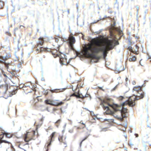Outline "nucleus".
Listing matches in <instances>:
<instances>
[{"instance_id": "f257e3e1", "label": "nucleus", "mask_w": 151, "mask_h": 151, "mask_svg": "<svg viewBox=\"0 0 151 151\" xmlns=\"http://www.w3.org/2000/svg\"><path fill=\"white\" fill-rule=\"evenodd\" d=\"M135 104L134 100L129 99L126 100L119 106L114 103L113 100L109 98L101 100L100 103L104 110H106V114L112 115L121 121H123L124 118L128 116V109L124 107L125 105H128L129 106H133Z\"/></svg>"}, {"instance_id": "f03ea898", "label": "nucleus", "mask_w": 151, "mask_h": 151, "mask_svg": "<svg viewBox=\"0 0 151 151\" xmlns=\"http://www.w3.org/2000/svg\"><path fill=\"white\" fill-rule=\"evenodd\" d=\"M119 44V42L114 39L109 40L106 42L105 46H101L98 44L96 47H92L89 46L85 49V52L86 54L94 57H96L98 53L101 52H102L104 57L105 58L108 53L106 51L113 49L115 46Z\"/></svg>"}, {"instance_id": "7ed1b4c3", "label": "nucleus", "mask_w": 151, "mask_h": 151, "mask_svg": "<svg viewBox=\"0 0 151 151\" xmlns=\"http://www.w3.org/2000/svg\"><path fill=\"white\" fill-rule=\"evenodd\" d=\"M66 42L68 44L69 47L70 49L73 50H75L73 47L74 44L76 42L75 37L72 35H70L68 39H66Z\"/></svg>"}, {"instance_id": "20e7f679", "label": "nucleus", "mask_w": 151, "mask_h": 151, "mask_svg": "<svg viewBox=\"0 0 151 151\" xmlns=\"http://www.w3.org/2000/svg\"><path fill=\"white\" fill-rule=\"evenodd\" d=\"M4 135L6 136V137L8 138H10L12 137V136L10 133L7 132H6L4 134H0V144L3 142L8 143V144H11L9 142L3 139Z\"/></svg>"}, {"instance_id": "39448f33", "label": "nucleus", "mask_w": 151, "mask_h": 151, "mask_svg": "<svg viewBox=\"0 0 151 151\" xmlns=\"http://www.w3.org/2000/svg\"><path fill=\"white\" fill-rule=\"evenodd\" d=\"M134 96H135L134 98L135 100H138L139 99H142L143 98L144 96L143 92L142 91H140L137 94H134Z\"/></svg>"}, {"instance_id": "423d86ee", "label": "nucleus", "mask_w": 151, "mask_h": 151, "mask_svg": "<svg viewBox=\"0 0 151 151\" xmlns=\"http://www.w3.org/2000/svg\"><path fill=\"white\" fill-rule=\"evenodd\" d=\"M45 102L46 104L50 105L52 106H57L58 103L53 101L47 99L45 100Z\"/></svg>"}, {"instance_id": "0eeeda50", "label": "nucleus", "mask_w": 151, "mask_h": 151, "mask_svg": "<svg viewBox=\"0 0 151 151\" xmlns=\"http://www.w3.org/2000/svg\"><path fill=\"white\" fill-rule=\"evenodd\" d=\"M9 58V55H6V56H0V63H3L4 64L5 63V61Z\"/></svg>"}, {"instance_id": "6e6552de", "label": "nucleus", "mask_w": 151, "mask_h": 151, "mask_svg": "<svg viewBox=\"0 0 151 151\" xmlns=\"http://www.w3.org/2000/svg\"><path fill=\"white\" fill-rule=\"evenodd\" d=\"M65 88H61L60 89H50V91L52 93L55 92L56 93L58 92H63L65 90Z\"/></svg>"}, {"instance_id": "1a4fd4ad", "label": "nucleus", "mask_w": 151, "mask_h": 151, "mask_svg": "<svg viewBox=\"0 0 151 151\" xmlns=\"http://www.w3.org/2000/svg\"><path fill=\"white\" fill-rule=\"evenodd\" d=\"M60 58V62L61 64L62 65H65V64L63 63V61L62 60V59H63L64 60H66L67 58L66 55L65 54H63V55H60V56H59Z\"/></svg>"}, {"instance_id": "9d476101", "label": "nucleus", "mask_w": 151, "mask_h": 151, "mask_svg": "<svg viewBox=\"0 0 151 151\" xmlns=\"http://www.w3.org/2000/svg\"><path fill=\"white\" fill-rule=\"evenodd\" d=\"M55 132H53L51 135L50 136V142L47 145V149L46 150V151H48V147L50 146L51 145V142L52 141V138L54 137L55 134Z\"/></svg>"}, {"instance_id": "9b49d317", "label": "nucleus", "mask_w": 151, "mask_h": 151, "mask_svg": "<svg viewBox=\"0 0 151 151\" xmlns=\"http://www.w3.org/2000/svg\"><path fill=\"white\" fill-rule=\"evenodd\" d=\"M142 88L140 86H136L134 88L133 90V91H135L137 92V93H139V92L140 91H142Z\"/></svg>"}, {"instance_id": "f8f14e48", "label": "nucleus", "mask_w": 151, "mask_h": 151, "mask_svg": "<svg viewBox=\"0 0 151 151\" xmlns=\"http://www.w3.org/2000/svg\"><path fill=\"white\" fill-rule=\"evenodd\" d=\"M116 31L117 33V34H118V35L120 36V37L119 38V39L120 40L121 37L123 36V34L122 31V30H120L118 28H116Z\"/></svg>"}, {"instance_id": "ddd939ff", "label": "nucleus", "mask_w": 151, "mask_h": 151, "mask_svg": "<svg viewBox=\"0 0 151 151\" xmlns=\"http://www.w3.org/2000/svg\"><path fill=\"white\" fill-rule=\"evenodd\" d=\"M29 132H27V134H25L24 137V140L25 142H28L32 139L29 138L28 137V135H29Z\"/></svg>"}, {"instance_id": "4468645a", "label": "nucleus", "mask_w": 151, "mask_h": 151, "mask_svg": "<svg viewBox=\"0 0 151 151\" xmlns=\"http://www.w3.org/2000/svg\"><path fill=\"white\" fill-rule=\"evenodd\" d=\"M8 64V66L9 67V68L11 69L12 71H14L15 70V68L14 66L10 64V63H7Z\"/></svg>"}, {"instance_id": "2eb2a0df", "label": "nucleus", "mask_w": 151, "mask_h": 151, "mask_svg": "<svg viewBox=\"0 0 151 151\" xmlns=\"http://www.w3.org/2000/svg\"><path fill=\"white\" fill-rule=\"evenodd\" d=\"M39 44L42 46L43 43L44 42V40L42 38L40 37L39 39Z\"/></svg>"}, {"instance_id": "dca6fc26", "label": "nucleus", "mask_w": 151, "mask_h": 151, "mask_svg": "<svg viewBox=\"0 0 151 151\" xmlns=\"http://www.w3.org/2000/svg\"><path fill=\"white\" fill-rule=\"evenodd\" d=\"M136 58L135 56H133L132 58H130L129 59L130 61H134L136 60Z\"/></svg>"}, {"instance_id": "f3484780", "label": "nucleus", "mask_w": 151, "mask_h": 151, "mask_svg": "<svg viewBox=\"0 0 151 151\" xmlns=\"http://www.w3.org/2000/svg\"><path fill=\"white\" fill-rule=\"evenodd\" d=\"M4 64L5 65L6 67V68L7 70L8 71L10 72L11 71L10 70H11L9 68V67L8 66V64H7V63H4Z\"/></svg>"}, {"instance_id": "a211bd4d", "label": "nucleus", "mask_w": 151, "mask_h": 151, "mask_svg": "<svg viewBox=\"0 0 151 151\" xmlns=\"http://www.w3.org/2000/svg\"><path fill=\"white\" fill-rule=\"evenodd\" d=\"M40 52H42L43 51H46V50L47 48H46L43 47H40Z\"/></svg>"}, {"instance_id": "6ab92c4d", "label": "nucleus", "mask_w": 151, "mask_h": 151, "mask_svg": "<svg viewBox=\"0 0 151 151\" xmlns=\"http://www.w3.org/2000/svg\"><path fill=\"white\" fill-rule=\"evenodd\" d=\"M74 95L75 96H76L77 98H81V96L80 95V94H74Z\"/></svg>"}, {"instance_id": "aec40b11", "label": "nucleus", "mask_w": 151, "mask_h": 151, "mask_svg": "<svg viewBox=\"0 0 151 151\" xmlns=\"http://www.w3.org/2000/svg\"><path fill=\"white\" fill-rule=\"evenodd\" d=\"M105 120L106 121H108V122H112L113 121V119H105Z\"/></svg>"}, {"instance_id": "412c9836", "label": "nucleus", "mask_w": 151, "mask_h": 151, "mask_svg": "<svg viewBox=\"0 0 151 151\" xmlns=\"http://www.w3.org/2000/svg\"><path fill=\"white\" fill-rule=\"evenodd\" d=\"M14 71H15V70L14 71H10V73L13 76H15V73H14Z\"/></svg>"}, {"instance_id": "4be33fe9", "label": "nucleus", "mask_w": 151, "mask_h": 151, "mask_svg": "<svg viewBox=\"0 0 151 151\" xmlns=\"http://www.w3.org/2000/svg\"><path fill=\"white\" fill-rule=\"evenodd\" d=\"M63 103L62 102V101H60V102H59V103H58V104H57V106H60V105H62L63 104Z\"/></svg>"}, {"instance_id": "5701e85b", "label": "nucleus", "mask_w": 151, "mask_h": 151, "mask_svg": "<svg viewBox=\"0 0 151 151\" xmlns=\"http://www.w3.org/2000/svg\"><path fill=\"white\" fill-rule=\"evenodd\" d=\"M124 99V97L122 96H120V97H119V99L120 100V101H121L122 100H123V99Z\"/></svg>"}, {"instance_id": "b1692460", "label": "nucleus", "mask_w": 151, "mask_h": 151, "mask_svg": "<svg viewBox=\"0 0 151 151\" xmlns=\"http://www.w3.org/2000/svg\"><path fill=\"white\" fill-rule=\"evenodd\" d=\"M101 19H100V20H97V21H95L94 22H92L91 23L92 24H95V23H96L97 22H99V20H101Z\"/></svg>"}, {"instance_id": "393cba45", "label": "nucleus", "mask_w": 151, "mask_h": 151, "mask_svg": "<svg viewBox=\"0 0 151 151\" xmlns=\"http://www.w3.org/2000/svg\"><path fill=\"white\" fill-rule=\"evenodd\" d=\"M73 132V129H71L69 130V132L70 133H72Z\"/></svg>"}, {"instance_id": "a878e982", "label": "nucleus", "mask_w": 151, "mask_h": 151, "mask_svg": "<svg viewBox=\"0 0 151 151\" xmlns=\"http://www.w3.org/2000/svg\"><path fill=\"white\" fill-rule=\"evenodd\" d=\"M8 87V85L7 84H6L5 85V89H6V91L7 90Z\"/></svg>"}, {"instance_id": "bb28decb", "label": "nucleus", "mask_w": 151, "mask_h": 151, "mask_svg": "<svg viewBox=\"0 0 151 151\" xmlns=\"http://www.w3.org/2000/svg\"><path fill=\"white\" fill-rule=\"evenodd\" d=\"M21 62H20L17 65V67L19 68H20L21 67Z\"/></svg>"}, {"instance_id": "cd10ccee", "label": "nucleus", "mask_w": 151, "mask_h": 151, "mask_svg": "<svg viewBox=\"0 0 151 151\" xmlns=\"http://www.w3.org/2000/svg\"><path fill=\"white\" fill-rule=\"evenodd\" d=\"M136 7L137 9V15L138 13V11H139V7L137 6H136Z\"/></svg>"}, {"instance_id": "c85d7f7f", "label": "nucleus", "mask_w": 151, "mask_h": 151, "mask_svg": "<svg viewBox=\"0 0 151 151\" xmlns=\"http://www.w3.org/2000/svg\"><path fill=\"white\" fill-rule=\"evenodd\" d=\"M128 144L130 146H133L134 145L132 142H129Z\"/></svg>"}, {"instance_id": "c756f323", "label": "nucleus", "mask_w": 151, "mask_h": 151, "mask_svg": "<svg viewBox=\"0 0 151 151\" xmlns=\"http://www.w3.org/2000/svg\"><path fill=\"white\" fill-rule=\"evenodd\" d=\"M128 49L130 51H132V47L131 46H129L128 47Z\"/></svg>"}, {"instance_id": "7c9ffc66", "label": "nucleus", "mask_w": 151, "mask_h": 151, "mask_svg": "<svg viewBox=\"0 0 151 151\" xmlns=\"http://www.w3.org/2000/svg\"><path fill=\"white\" fill-rule=\"evenodd\" d=\"M58 140H59V141L60 142H62V137H61V138L59 137L58 138Z\"/></svg>"}, {"instance_id": "2f4dec72", "label": "nucleus", "mask_w": 151, "mask_h": 151, "mask_svg": "<svg viewBox=\"0 0 151 151\" xmlns=\"http://www.w3.org/2000/svg\"><path fill=\"white\" fill-rule=\"evenodd\" d=\"M86 139V138H85V139H83L82 141L80 143V146H81V144H82V142L84 141L85 139Z\"/></svg>"}, {"instance_id": "473e14b6", "label": "nucleus", "mask_w": 151, "mask_h": 151, "mask_svg": "<svg viewBox=\"0 0 151 151\" xmlns=\"http://www.w3.org/2000/svg\"><path fill=\"white\" fill-rule=\"evenodd\" d=\"M91 114L92 116H94L95 115L93 112L92 111L91 112Z\"/></svg>"}, {"instance_id": "72a5a7b5", "label": "nucleus", "mask_w": 151, "mask_h": 151, "mask_svg": "<svg viewBox=\"0 0 151 151\" xmlns=\"http://www.w3.org/2000/svg\"><path fill=\"white\" fill-rule=\"evenodd\" d=\"M80 95L81 96V98H83L85 97L82 94H80Z\"/></svg>"}, {"instance_id": "f704fd0d", "label": "nucleus", "mask_w": 151, "mask_h": 151, "mask_svg": "<svg viewBox=\"0 0 151 151\" xmlns=\"http://www.w3.org/2000/svg\"><path fill=\"white\" fill-rule=\"evenodd\" d=\"M61 121L60 119H59L56 122H55V123H58L59 122H60Z\"/></svg>"}, {"instance_id": "c9c22d12", "label": "nucleus", "mask_w": 151, "mask_h": 151, "mask_svg": "<svg viewBox=\"0 0 151 151\" xmlns=\"http://www.w3.org/2000/svg\"><path fill=\"white\" fill-rule=\"evenodd\" d=\"M6 33H7L8 34V35L9 36H10L11 35V34L8 32H6Z\"/></svg>"}, {"instance_id": "e433bc0d", "label": "nucleus", "mask_w": 151, "mask_h": 151, "mask_svg": "<svg viewBox=\"0 0 151 151\" xmlns=\"http://www.w3.org/2000/svg\"><path fill=\"white\" fill-rule=\"evenodd\" d=\"M117 86L116 85V86H115L113 88V89L112 90V91H114L115 89H116V86Z\"/></svg>"}, {"instance_id": "4c0bfd02", "label": "nucleus", "mask_w": 151, "mask_h": 151, "mask_svg": "<svg viewBox=\"0 0 151 151\" xmlns=\"http://www.w3.org/2000/svg\"><path fill=\"white\" fill-rule=\"evenodd\" d=\"M79 123H81L83 125H84L85 126V127L86 126V125L85 124L83 123V122H82V121H81V122H79Z\"/></svg>"}, {"instance_id": "58836bf2", "label": "nucleus", "mask_w": 151, "mask_h": 151, "mask_svg": "<svg viewBox=\"0 0 151 151\" xmlns=\"http://www.w3.org/2000/svg\"><path fill=\"white\" fill-rule=\"evenodd\" d=\"M67 13H68V15L70 13V10L69 9H68L67 10Z\"/></svg>"}, {"instance_id": "ea45409f", "label": "nucleus", "mask_w": 151, "mask_h": 151, "mask_svg": "<svg viewBox=\"0 0 151 151\" xmlns=\"http://www.w3.org/2000/svg\"><path fill=\"white\" fill-rule=\"evenodd\" d=\"M89 94H86L85 95V96H84L85 97H88V96H89Z\"/></svg>"}, {"instance_id": "a19ab883", "label": "nucleus", "mask_w": 151, "mask_h": 151, "mask_svg": "<svg viewBox=\"0 0 151 151\" xmlns=\"http://www.w3.org/2000/svg\"><path fill=\"white\" fill-rule=\"evenodd\" d=\"M106 131V129H105V128L102 129V130L101 131Z\"/></svg>"}, {"instance_id": "79ce46f5", "label": "nucleus", "mask_w": 151, "mask_h": 151, "mask_svg": "<svg viewBox=\"0 0 151 151\" xmlns=\"http://www.w3.org/2000/svg\"><path fill=\"white\" fill-rule=\"evenodd\" d=\"M132 84L133 85H135L136 84V82L135 81H132Z\"/></svg>"}, {"instance_id": "37998d69", "label": "nucleus", "mask_w": 151, "mask_h": 151, "mask_svg": "<svg viewBox=\"0 0 151 151\" xmlns=\"http://www.w3.org/2000/svg\"><path fill=\"white\" fill-rule=\"evenodd\" d=\"M76 7H77V10H78V3H76Z\"/></svg>"}, {"instance_id": "c03bdc74", "label": "nucleus", "mask_w": 151, "mask_h": 151, "mask_svg": "<svg viewBox=\"0 0 151 151\" xmlns=\"http://www.w3.org/2000/svg\"><path fill=\"white\" fill-rule=\"evenodd\" d=\"M135 135L136 136V137H138V134H135Z\"/></svg>"}, {"instance_id": "a18cd8bd", "label": "nucleus", "mask_w": 151, "mask_h": 151, "mask_svg": "<svg viewBox=\"0 0 151 151\" xmlns=\"http://www.w3.org/2000/svg\"><path fill=\"white\" fill-rule=\"evenodd\" d=\"M76 89L75 88H72V90L73 91H75Z\"/></svg>"}, {"instance_id": "49530a36", "label": "nucleus", "mask_w": 151, "mask_h": 151, "mask_svg": "<svg viewBox=\"0 0 151 151\" xmlns=\"http://www.w3.org/2000/svg\"><path fill=\"white\" fill-rule=\"evenodd\" d=\"M100 32H95V33L97 34H99L100 33Z\"/></svg>"}, {"instance_id": "de8ad7c7", "label": "nucleus", "mask_w": 151, "mask_h": 151, "mask_svg": "<svg viewBox=\"0 0 151 151\" xmlns=\"http://www.w3.org/2000/svg\"><path fill=\"white\" fill-rule=\"evenodd\" d=\"M56 110H57V109H55V108H53V111H56Z\"/></svg>"}, {"instance_id": "09e8293b", "label": "nucleus", "mask_w": 151, "mask_h": 151, "mask_svg": "<svg viewBox=\"0 0 151 151\" xmlns=\"http://www.w3.org/2000/svg\"><path fill=\"white\" fill-rule=\"evenodd\" d=\"M4 76L6 77H7V76H6V75L5 74H4Z\"/></svg>"}, {"instance_id": "8fccbe9b", "label": "nucleus", "mask_w": 151, "mask_h": 151, "mask_svg": "<svg viewBox=\"0 0 151 151\" xmlns=\"http://www.w3.org/2000/svg\"><path fill=\"white\" fill-rule=\"evenodd\" d=\"M147 127H148L150 128H151V127H150V126L149 125H147Z\"/></svg>"}, {"instance_id": "3c124183", "label": "nucleus", "mask_w": 151, "mask_h": 151, "mask_svg": "<svg viewBox=\"0 0 151 151\" xmlns=\"http://www.w3.org/2000/svg\"><path fill=\"white\" fill-rule=\"evenodd\" d=\"M128 79L127 78H126V81H128Z\"/></svg>"}, {"instance_id": "603ef678", "label": "nucleus", "mask_w": 151, "mask_h": 151, "mask_svg": "<svg viewBox=\"0 0 151 151\" xmlns=\"http://www.w3.org/2000/svg\"><path fill=\"white\" fill-rule=\"evenodd\" d=\"M46 110L48 111H49L48 110V108H47V109H46Z\"/></svg>"}, {"instance_id": "864d4df0", "label": "nucleus", "mask_w": 151, "mask_h": 151, "mask_svg": "<svg viewBox=\"0 0 151 151\" xmlns=\"http://www.w3.org/2000/svg\"><path fill=\"white\" fill-rule=\"evenodd\" d=\"M61 40L64 41V39H61Z\"/></svg>"}, {"instance_id": "5fc2aeb1", "label": "nucleus", "mask_w": 151, "mask_h": 151, "mask_svg": "<svg viewBox=\"0 0 151 151\" xmlns=\"http://www.w3.org/2000/svg\"><path fill=\"white\" fill-rule=\"evenodd\" d=\"M136 48L137 49H138V46H136Z\"/></svg>"}, {"instance_id": "6e6d98bb", "label": "nucleus", "mask_w": 151, "mask_h": 151, "mask_svg": "<svg viewBox=\"0 0 151 151\" xmlns=\"http://www.w3.org/2000/svg\"><path fill=\"white\" fill-rule=\"evenodd\" d=\"M129 131H130V132L131 133H132V130H129Z\"/></svg>"}, {"instance_id": "4d7b16f0", "label": "nucleus", "mask_w": 151, "mask_h": 151, "mask_svg": "<svg viewBox=\"0 0 151 151\" xmlns=\"http://www.w3.org/2000/svg\"><path fill=\"white\" fill-rule=\"evenodd\" d=\"M99 89L101 90L102 89V88L101 87H99Z\"/></svg>"}, {"instance_id": "13d9d810", "label": "nucleus", "mask_w": 151, "mask_h": 151, "mask_svg": "<svg viewBox=\"0 0 151 151\" xmlns=\"http://www.w3.org/2000/svg\"><path fill=\"white\" fill-rule=\"evenodd\" d=\"M39 49H37V51H39Z\"/></svg>"}, {"instance_id": "bf43d9fd", "label": "nucleus", "mask_w": 151, "mask_h": 151, "mask_svg": "<svg viewBox=\"0 0 151 151\" xmlns=\"http://www.w3.org/2000/svg\"><path fill=\"white\" fill-rule=\"evenodd\" d=\"M43 119H42H42H41V121H43Z\"/></svg>"}, {"instance_id": "052dcab7", "label": "nucleus", "mask_w": 151, "mask_h": 151, "mask_svg": "<svg viewBox=\"0 0 151 151\" xmlns=\"http://www.w3.org/2000/svg\"><path fill=\"white\" fill-rule=\"evenodd\" d=\"M64 131H65V130L64 129H63V132H64Z\"/></svg>"}, {"instance_id": "680f3d73", "label": "nucleus", "mask_w": 151, "mask_h": 151, "mask_svg": "<svg viewBox=\"0 0 151 151\" xmlns=\"http://www.w3.org/2000/svg\"><path fill=\"white\" fill-rule=\"evenodd\" d=\"M78 129H80V128L79 127H78Z\"/></svg>"}, {"instance_id": "e2e57ef3", "label": "nucleus", "mask_w": 151, "mask_h": 151, "mask_svg": "<svg viewBox=\"0 0 151 151\" xmlns=\"http://www.w3.org/2000/svg\"><path fill=\"white\" fill-rule=\"evenodd\" d=\"M53 56H54V57H57V55H56V56H55L54 55Z\"/></svg>"}, {"instance_id": "0e129e2a", "label": "nucleus", "mask_w": 151, "mask_h": 151, "mask_svg": "<svg viewBox=\"0 0 151 151\" xmlns=\"http://www.w3.org/2000/svg\"><path fill=\"white\" fill-rule=\"evenodd\" d=\"M125 138L126 139L127 138V136L126 135H125Z\"/></svg>"}, {"instance_id": "69168bd1", "label": "nucleus", "mask_w": 151, "mask_h": 151, "mask_svg": "<svg viewBox=\"0 0 151 151\" xmlns=\"http://www.w3.org/2000/svg\"><path fill=\"white\" fill-rule=\"evenodd\" d=\"M14 94H15V91H14Z\"/></svg>"}, {"instance_id": "338daca9", "label": "nucleus", "mask_w": 151, "mask_h": 151, "mask_svg": "<svg viewBox=\"0 0 151 151\" xmlns=\"http://www.w3.org/2000/svg\"><path fill=\"white\" fill-rule=\"evenodd\" d=\"M115 37V38H116V39H117L118 38L116 37Z\"/></svg>"}, {"instance_id": "774afa93", "label": "nucleus", "mask_w": 151, "mask_h": 151, "mask_svg": "<svg viewBox=\"0 0 151 151\" xmlns=\"http://www.w3.org/2000/svg\"><path fill=\"white\" fill-rule=\"evenodd\" d=\"M149 58V59H151V57H150V58Z\"/></svg>"}]
</instances>
